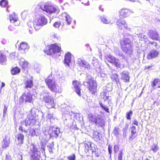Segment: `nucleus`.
<instances>
[{"label": "nucleus", "mask_w": 160, "mask_h": 160, "mask_svg": "<svg viewBox=\"0 0 160 160\" xmlns=\"http://www.w3.org/2000/svg\"><path fill=\"white\" fill-rule=\"evenodd\" d=\"M84 147L85 148V152L87 156H95L97 157L100 156L101 151L97 148V146L93 143H88V144L84 143Z\"/></svg>", "instance_id": "f257e3e1"}, {"label": "nucleus", "mask_w": 160, "mask_h": 160, "mask_svg": "<svg viewBox=\"0 0 160 160\" xmlns=\"http://www.w3.org/2000/svg\"><path fill=\"white\" fill-rule=\"evenodd\" d=\"M38 112L37 109L34 108H32L31 110L30 113L28 116L25 120L21 122V125H24L25 126L34 125L37 120V113Z\"/></svg>", "instance_id": "f03ea898"}, {"label": "nucleus", "mask_w": 160, "mask_h": 160, "mask_svg": "<svg viewBox=\"0 0 160 160\" xmlns=\"http://www.w3.org/2000/svg\"><path fill=\"white\" fill-rule=\"evenodd\" d=\"M40 99L45 103L48 108H53L55 106V103L53 98L49 95L48 92L44 90L40 93Z\"/></svg>", "instance_id": "7ed1b4c3"}, {"label": "nucleus", "mask_w": 160, "mask_h": 160, "mask_svg": "<svg viewBox=\"0 0 160 160\" xmlns=\"http://www.w3.org/2000/svg\"><path fill=\"white\" fill-rule=\"evenodd\" d=\"M43 133L46 136H49V138H57L60 133V129L55 126L47 127L45 128Z\"/></svg>", "instance_id": "20e7f679"}, {"label": "nucleus", "mask_w": 160, "mask_h": 160, "mask_svg": "<svg viewBox=\"0 0 160 160\" xmlns=\"http://www.w3.org/2000/svg\"><path fill=\"white\" fill-rule=\"evenodd\" d=\"M121 49L126 53L130 55L132 53L133 50L131 46L130 40L128 38H124L120 42Z\"/></svg>", "instance_id": "39448f33"}, {"label": "nucleus", "mask_w": 160, "mask_h": 160, "mask_svg": "<svg viewBox=\"0 0 160 160\" xmlns=\"http://www.w3.org/2000/svg\"><path fill=\"white\" fill-rule=\"evenodd\" d=\"M29 153L30 156L31 160H40L41 153L38 150L36 146L31 143L30 146Z\"/></svg>", "instance_id": "423d86ee"}, {"label": "nucleus", "mask_w": 160, "mask_h": 160, "mask_svg": "<svg viewBox=\"0 0 160 160\" xmlns=\"http://www.w3.org/2000/svg\"><path fill=\"white\" fill-rule=\"evenodd\" d=\"M47 22V19L45 16L40 15L34 20L33 26L36 30L37 31L40 29L41 27L46 24Z\"/></svg>", "instance_id": "0eeeda50"}, {"label": "nucleus", "mask_w": 160, "mask_h": 160, "mask_svg": "<svg viewBox=\"0 0 160 160\" xmlns=\"http://www.w3.org/2000/svg\"><path fill=\"white\" fill-rule=\"evenodd\" d=\"M39 6V8L43 11L46 12L49 14L53 13H57L58 12V7H54L51 2L46 3L44 5Z\"/></svg>", "instance_id": "6e6552de"}, {"label": "nucleus", "mask_w": 160, "mask_h": 160, "mask_svg": "<svg viewBox=\"0 0 160 160\" xmlns=\"http://www.w3.org/2000/svg\"><path fill=\"white\" fill-rule=\"evenodd\" d=\"M90 119L95 122L97 125H98L102 128L105 125V121L103 119L102 116L100 114H91L90 116Z\"/></svg>", "instance_id": "1a4fd4ad"}, {"label": "nucleus", "mask_w": 160, "mask_h": 160, "mask_svg": "<svg viewBox=\"0 0 160 160\" xmlns=\"http://www.w3.org/2000/svg\"><path fill=\"white\" fill-rule=\"evenodd\" d=\"M61 51L60 46L56 43H54L47 46L44 52L47 55L53 56L57 53L60 52Z\"/></svg>", "instance_id": "9d476101"}, {"label": "nucleus", "mask_w": 160, "mask_h": 160, "mask_svg": "<svg viewBox=\"0 0 160 160\" xmlns=\"http://www.w3.org/2000/svg\"><path fill=\"white\" fill-rule=\"evenodd\" d=\"M19 130L20 132L17 134L15 136L18 142V144L23 143L24 139V135L23 133H24L25 134H26L28 132L27 130L23 129V128L21 126H19Z\"/></svg>", "instance_id": "9b49d317"}, {"label": "nucleus", "mask_w": 160, "mask_h": 160, "mask_svg": "<svg viewBox=\"0 0 160 160\" xmlns=\"http://www.w3.org/2000/svg\"><path fill=\"white\" fill-rule=\"evenodd\" d=\"M86 83L90 91L92 94H95L97 91V85L96 81L92 78H89V80Z\"/></svg>", "instance_id": "f8f14e48"}, {"label": "nucleus", "mask_w": 160, "mask_h": 160, "mask_svg": "<svg viewBox=\"0 0 160 160\" xmlns=\"http://www.w3.org/2000/svg\"><path fill=\"white\" fill-rule=\"evenodd\" d=\"M50 78V77L49 76L45 80L48 88L52 92H59V91L57 90V88L58 86H56L55 82L51 79Z\"/></svg>", "instance_id": "ddd939ff"}, {"label": "nucleus", "mask_w": 160, "mask_h": 160, "mask_svg": "<svg viewBox=\"0 0 160 160\" xmlns=\"http://www.w3.org/2000/svg\"><path fill=\"white\" fill-rule=\"evenodd\" d=\"M116 24L120 29H122L123 26L126 29H129L127 24L126 23L125 20L123 18H120L118 19L116 22Z\"/></svg>", "instance_id": "4468645a"}, {"label": "nucleus", "mask_w": 160, "mask_h": 160, "mask_svg": "<svg viewBox=\"0 0 160 160\" xmlns=\"http://www.w3.org/2000/svg\"><path fill=\"white\" fill-rule=\"evenodd\" d=\"M29 136L31 137H38L40 134V131L38 128H30L29 129Z\"/></svg>", "instance_id": "2eb2a0df"}, {"label": "nucleus", "mask_w": 160, "mask_h": 160, "mask_svg": "<svg viewBox=\"0 0 160 160\" xmlns=\"http://www.w3.org/2000/svg\"><path fill=\"white\" fill-rule=\"evenodd\" d=\"M10 140L9 138L5 136L1 142V147L2 149H5L8 148L10 145Z\"/></svg>", "instance_id": "dca6fc26"}, {"label": "nucleus", "mask_w": 160, "mask_h": 160, "mask_svg": "<svg viewBox=\"0 0 160 160\" xmlns=\"http://www.w3.org/2000/svg\"><path fill=\"white\" fill-rule=\"evenodd\" d=\"M149 37L153 40H159L160 38L158 32L153 30H150L148 34Z\"/></svg>", "instance_id": "f3484780"}, {"label": "nucleus", "mask_w": 160, "mask_h": 160, "mask_svg": "<svg viewBox=\"0 0 160 160\" xmlns=\"http://www.w3.org/2000/svg\"><path fill=\"white\" fill-rule=\"evenodd\" d=\"M78 63L79 66L87 69L88 70H89L90 69V66L89 63L85 61L79 59L78 61Z\"/></svg>", "instance_id": "a211bd4d"}, {"label": "nucleus", "mask_w": 160, "mask_h": 160, "mask_svg": "<svg viewBox=\"0 0 160 160\" xmlns=\"http://www.w3.org/2000/svg\"><path fill=\"white\" fill-rule=\"evenodd\" d=\"M9 20L11 23H15V26H18L20 23L18 16L14 13L9 15Z\"/></svg>", "instance_id": "6ab92c4d"}, {"label": "nucleus", "mask_w": 160, "mask_h": 160, "mask_svg": "<svg viewBox=\"0 0 160 160\" xmlns=\"http://www.w3.org/2000/svg\"><path fill=\"white\" fill-rule=\"evenodd\" d=\"M21 98H22V101L25 102H31L32 101V95L30 93H27L23 94Z\"/></svg>", "instance_id": "aec40b11"}, {"label": "nucleus", "mask_w": 160, "mask_h": 160, "mask_svg": "<svg viewBox=\"0 0 160 160\" xmlns=\"http://www.w3.org/2000/svg\"><path fill=\"white\" fill-rule=\"evenodd\" d=\"M72 84L74 88L75 92L76 93L80 96L81 94V89L80 88V83L77 81H74L72 82Z\"/></svg>", "instance_id": "412c9836"}, {"label": "nucleus", "mask_w": 160, "mask_h": 160, "mask_svg": "<svg viewBox=\"0 0 160 160\" xmlns=\"http://www.w3.org/2000/svg\"><path fill=\"white\" fill-rule=\"evenodd\" d=\"M29 48L27 43L25 42H22L21 43L18 49L22 53H25L26 51Z\"/></svg>", "instance_id": "4be33fe9"}, {"label": "nucleus", "mask_w": 160, "mask_h": 160, "mask_svg": "<svg viewBox=\"0 0 160 160\" xmlns=\"http://www.w3.org/2000/svg\"><path fill=\"white\" fill-rule=\"evenodd\" d=\"M159 54L158 52L155 50H152L149 53L147 56V58L148 59H151L157 57Z\"/></svg>", "instance_id": "5701e85b"}, {"label": "nucleus", "mask_w": 160, "mask_h": 160, "mask_svg": "<svg viewBox=\"0 0 160 160\" xmlns=\"http://www.w3.org/2000/svg\"><path fill=\"white\" fill-rule=\"evenodd\" d=\"M121 78L126 82H128L129 81V77L128 72L127 71H124L120 73Z\"/></svg>", "instance_id": "b1692460"}, {"label": "nucleus", "mask_w": 160, "mask_h": 160, "mask_svg": "<svg viewBox=\"0 0 160 160\" xmlns=\"http://www.w3.org/2000/svg\"><path fill=\"white\" fill-rule=\"evenodd\" d=\"M71 54L70 52L66 53L65 56L64 63L67 66H69V64L71 62Z\"/></svg>", "instance_id": "393cba45"}, {"label": "nucleus", "mask_w": 160, "mask_h": 160, "mask_svg": "<svg viewBox=\"0 0 160 160\" xmlns=\"http://www.w3.org/2000/svg\"><path fill=\"white\" fill-rule=\"evenodd\" d=\"M120 15L123 17H128L130 14V11L127 9H122L119 11Z\"/></svg>", "instance_id": "a878e982"}, {"label": "nucleus", "mask_w": 160, "mask_h": 160, "mask_svg": "<svg viewBox=\"0 0 160 160\" xmlns=\"http://www.w3.org/2000/svg\"><path fill=\"white\" fill-rule=\"evenodd\" d=\"M101 96L105 101L108 100L110 101L111 100V97L108 96V93L107 92H103L101 93Z\"/></svg>", "instance_id": "bb28decb"}, {"label": "nucleus", "mask_w": 160, "mask_h": 160, "mask_svg": "<svg viewBox=\"0 0 160 160\" xmlns=\"http://www.w3.org/2000/svg\"><path fill=\"white\" fill-rule=\"evenodd\" d=\"M160 82V79L158 78H155L154 80L151 81L150 82L152 89H151V92H152V90L156 89L155 87L157 84Z\"/></svg>", "instance_id": "cd10ccee"}, {"label": "nucleus", "mask_w": 160, "mask_h": 160, "mask_svg": "<svg viewBox=\"0 0 160 160\" xmlns=\"http://www.w3.org/2000/svg\"><path fill=\"white\" fill-rule=\"evenodd\" d=\"M25 88H31L33 86V82L32 77L27 80L25 83Z\"/></svg>", "instance_id": "c85d7f7f"}, {"label": "nucleus", "mask_w": 160, "mask_h": 160, "mask_svg": "<svg viewBox=\"0 0 160 160\" xmlns=\"http://www.w3.org/2000/svg\"><path fill=\"white\" fill-rule=\"evenodd\" d=\"M116 68V69L118 70H121L122 69L124 68V66L123 64L119 61L118 59L117 61L115 62V63L113 65Z\"/></svg>", "instance_id": "c756f323"}, {"label": "nucleus", "mask_w": 160, "mask_h": 160, "mask_svg": "<svg viewBox=\"0 0 160 160\" xmlns=\"http://www.w3.org/2000/svg\"><path fill=\"white\" fill-rule=\"evenodd\" d=\"M62 15L65 17L68 24L70 25L72 21V18L67 13L65 12L62 13Z\"/></svg>", "instance_id": "7c9ffc66"}, {"label": "nucleus", "mask_w": 160, "mask_h": 160, "mask_svg": "<svg viewBox=\"0 0 160 160\" xmlns=\"http://www.w3.org/2000/svg\"><path fill=\"white\" fill-rule=\"evenodd\" d=\"M7 61L6 56L2 51H0V63L3 64Z\"/></svg>", "instance_id": "2f4dec72"}, {"label": "nucleus", "mask_w": 160, "mask_h": 160, "mask_svg": "<svg viewBox=\"0 0 160 160\" xmlns=\"http://www.w3.org/2000/svg\"><path fill=\"white\" fill-rule=\"evenodd\" d=\"M92 64L95 67L96 71L97 72V73H101L102 72V69L101 68L100 65L98 64V63L96 62L94 63L92 62Z\"/></svg>", "instance_id": "473e14b6"}, {"label": "nucleus", "mask_w": 160, "mask_h": 160, "mask_svg": "<svg viewBox=\"0 0 160 160\" xmlns=\"http://www.w3.org/2000/svg\"><path fill=\"white\" fill-rule=\"evenodd\" d=\"M11 72L12 75H17L20 72V69L19 68L17 67L12 68L11 70Z\"/></svg>", "instance_id": "72a5a7b5"}, {"label": "nucleus", "mask_w": 160, "mask_h": 160, "mask_svg": "<svg viewBox=\"0 0 160 160\" xmlns=\"http://www.w3.org/2000/svg\"><path fill=\"white\" fill-rule=\"evenodd\" d=\"M47 142V141L45 140H44V142L42 140L41 142V151L42 153L43 154L45 153V145L46 144Z\"/></svg>", "instance_id": "f704fd0d"}, {"label": "nucleus", "mask_w": 160, "mask_h": 160, "mask_svg": "<svg viewBox=\"0 0 160 160\" xmlns=\"http://www.w3.org/2000/svg\"><path fill=\"white\" fill-rule=\"evenodd\" d=\"M119 75L116 73L112 74L111 76V78L113 81H114L116 82H118L120 81V79L119 78Z\"/></svg>", "instance_id": "c9c22d12"}, {"label": "nucleus", "mask_w": 160, "mask_h": 160, "mask_svg": "<svg viewBox=\"0 0 160 160\" xmlns=\"http://www.w3.org/2000/svg\"><path fill=\"white\" fill-rule=\"evenodd\" d=\"M19 64L20 66H21L22 68L24 69L27 66L28 63L23 59H21L20 61Z\"/></svg>", "instance_id": "e433bc0d"}, {"label": "nucleus", "mask_w": 160, "mask_h": 160, "mask_svg": "<svg viewBox=\"0 0 160 160\" xmlns=\"http://www.w3.org/2000/svg\"><path fill=\"white\" fill-rule=\"evenodd\" d=\"M119 132V128L117 127H115L112 131V133L116 137L118 138Z\"/></svg>", "instance_id": "4c0bfd02"}, {"label": "nucleus", "mask_w": 160, "mask_h": 160, "mask_svg": "<svg viewBox=\"0 0 160 160\" xmlns=\"http://www.w3.org/2000/svg\"><path fill=\"white\" fill-rule=\"evenodd\" d=\"M100 134L97 131H94L93 133V138H94L97 140H99L100 139Z\"/></svg>", "instance_id": "58836bf2"}, {"label": "nucleus", "mask_w": 160, "mask_h": 160, "mask_svg": "<svg viewBox=\"0 0 160 160\" xmlns=\"http://www.w3.org/2000/svg\"><path fill=\"white\" fill-rule=\"evenodd\" d=\"M8 5L7 0H1L0 2V5L2 7H6Z\"/></svg>", "instance_id": "ea45409f"}, {"label": "nucleus", "mask_w": 160, "mask_h": 160, "mask_svg": "<svg viewBox=\"0 0 160 160\" xmlns=\"http://www.w3.org/2000/svg\"><path fill=\"white\" fill-rule=\"evenodd\" d=\"M99 105L107 113H109V109L106 105L103 104L101 102H99Z\"/></svg>", "instance_id": "a19ab883"}, {"label": "nucleus", "mask_w": 160, "mask_h": 160, "mask_svg": "<svg viewBox=\"0 0 160 160\" xmlns=\"http://www.w3.org/2000/svg\"><path fill=\"white\" fill-rule=\"evenodd\" d=\"M118 59L116 58L111 56L109 57L108 58V61L112 63L113 65L114 64Z\"/></svg>", "instance_id": "79ce46f5"}, {"label": "nucleus", "mask_w": 160, "mask_h": 160, "mask_svg": "<svg viewBox=\"0 0 160 160\" xmlns=\"http://www.w3.org/2000/svg\"><path fill=\"white\" fill-rule=\"evenodd\" d=\"M47 147L49 149V151L50 152H52V149L54 147V143L53 142H51L48 143V144Z\"/></svg>", "instance_id": "37998d69"}, {"label": "nucleus", "mask_w": 160, "mask_h": 160, "mask_svg": "<svg viewBox=\"0 0 160 160\" xmlns=\"http://www.w3.org/2000/svg\"><path fill=\"white\" fill-rule=\"evenodd\" d=\"M101 21L105 24H108L110 21L107 19L105 16H103L100 17Z\"/></svg>", "instance_id": "c03bdc74"}, {"label": "nucleus", "mask_w": 160, "mask_h": 160, "mask_svg": "<svg viewBox=\"0 0 160 160\" xmlns=\"http://www.w3.org/2000/svg\"><path fill=\"white\" fill-rule=\"evenodd\" d=\"M64 123L68 128H70L72 125V120H69L68 121H67V120L66 119L64 121Z\"/></svg>", "instance_id": "a18cd8bd"}, {"label": "nucleus", "mask_w": 160, "mask_h": 160, "mask_svg": "<svg viewBox=\"0 0 160 160\" xmlns=\"http://www.w3.org/2000/svg\"><path fill=\"white\" fill-rule=\"evenodd\" d=\"M138 37L139 38H140L142 40H143L145 42L147 40L148 37L143 34H138Z\"/></svg>", "instance_id": "49530a36"}, {"label": "nucleus", "mask_w": 160, "mask_h": 160, "mask_svg": "<svg viewBox=\"0 0 160 160\" xmlns=\"http://www.w3.org/2000/svg\"><path fill=\"white\" fill-rule=\"evenodd\" d=\"M8 106H7L6 105H4V107L3 109V118L2 119V120H4V118L5 116L6 115V114L8 111Z\"/></svg>", "instance_id": "de8ad7c7"}, {"label": "nucleus", "mask_w": 160, "mask_h": 160, "mask_svg": "<svg viewBox=\"0 0 160 160\" xmlns=\"http://www.w3.org/2000/svg\"><path fill=\"white\" fill-rule=\"evenodd\" d=\"M132 114V110L127 112L126 113V118L127 120H130L131 119V117Z\"/></svg>", "instance_id": "09e8293b"}, {"label": "nucleus", "mask_w": 160, "mask_h": 160, "mask_svg": "<svg viewBox=\"0 0 160 160\" xmlns=\"http://www.w3.org/2000/svg\"><path fill=\"white\" fill-rule=\"evenodd\" d=\"M137 137V135L136 132H131V136L129 139L132 140H133Z\"/></svg>", "instance_id": "8fccbe9b"}, {"label": "nucleus", "mask_w": 160, "mask_h": 160, "mask_svg": "<svg viewBox=\"0 0 160 160\" xmlns=\"http://www.w3.org/2000/svg\"><path fill=\"white\" fill-rule=\"evenodd\" d=\"M27 11H24L22 12L21 15L22 18L23 19H25L27 15Z\"/></svg>", "instance_id": "3c124183"}, {"label": "nucleus", "mask_w": 160, "mask_h": 160, "mask_svg": "<svg viewBox=\"0 0 160 160\" xmlns=\"http://www.w3.org/2000/svg\"><path fill=\"white\" fill-rule=\"evenodd\" d=\"M157 144L154 143L153 144V145L152 147V150L154 152H156L158 149V148H157Z\"/></svg>", "instance_id": "603ef678"}, {"label": "nucleus", "mask_w": 160, "mask_h": 160, "mask_svg": "<svg viewBox=\"0 0 160 160\" xmlns=\"http://www.w3.org/2000/svg\"><path fill=\"white\" fill-rule=\"evenodd\" d=\"M122 151L120 150L118 156V160H122Z\"/></svg>", "instance_id": "864d4df0"}, {"label": "nucleus", "mask_w": 160, "mask_h": 160, "mask_svg": "<svg viewBox=\"0 0 160 160\" xmlns=\"http://www.w3.org/2000/svg\"><path fill=\"white\" fill-rule=\"evenodd\" d=\"M119 149V146L118 145H115L114 147V153H117Z\"/></svg>", "instance_id": "5fc2aeb1"}, {"label": "nucleus", "mask_w": 160, "mask_h": 160, "mask_svg": "<svg viewBox=\"0 0 160 160\" xmlns=\"http://www.w3.org/2000/svg\"><path fill=\"white\" fill-rule=\"evenodd\" d=\"M112 147L110 144L108 146V151L109 153L110 154V158L111 156V154L112 153Z\"/></svg>", "instance_id": "6e6d98bb"}, {"label": "nucleus", "mask_w": 160, "mask_h": 160, "mask_svg": "<svg viewBox=\"0 0 160 160\" xmlns=\"http://www.w3.org/2000/svg\"><path fill=\"white\" fill-rule=\"evenodd\" d=\"M69 160H75L76 156L74 154H73L68 157Z\"/></svg>", "instance_id": "4d7b16f0"}, {"label": "nucleus", "mask_w": 160, "mask_h": 160, "mask_svg": "<svg viewBox=\"0 0 160 160\" xmlns=\"http://www.w3.org/2000/svg\"><path fill=\"white\" fill-rule=\"evenodd\" d=\"M61 25V23L58 22H55L54 23L53 26L56 28H58Z\"/></svg>", "instance_id": "13d9d810"}, {"label": "nucleus", "mask_w": 160, "mask_h": 160, "mask_svg": "<svg viewBox=\"0 0 160 160\" xmlns=\"http://www.w3.org/2000/svg\"><path fill=\"white\" fill-rule=\"evenodd\" d=\"M115 53L118 55L119 56H122V52H120L118 49H116V50H114Z\"/></svg>", "instance_id": "bf43d9fd"}, {"label": "nucleus", "mask_w": 160, "mask_h": 160, "mask_svg": "<svg viewBox=\"0 0 160 160\" xmlns=\"http://www.w3.org/2000/svg\"><path fill=\"white\" fill-rule=\"evenodd\" d=\"M10 58L11 59H14L15 58V54L14 52L10 53L9 55Z\"/></svg>", "instance_id": "052dcab7"}, {"label": "nucleus", "mask_w": 160, "mask_h": 160, "mask_svg": "<svg viewBox=\"0 0 160 160\" xmlns=\"http://www.w3.org/2000/svg\"><path fill=\"white\" fill-rule=\"evenodd\" d=\"M131 132H136V127L134 126H132L131 127Z\"/></svg>", "instance_id": "680f3d73"}, {"label": "nucleus", "mask_w": 160, "mask_h": 160, "mask_svg": "<svg viewBox=\"0 0 160 160\" xmlns=\"http://www.w3.org/2000/svg\"><path fill=\"white\" fill-rule=\"evenodd\" d=\"M128 124L126 123L125 124V126L123 128V131H127L128 128Z\"/></svg>", "instance_id": "e2e57ef3"}, {"label": "nucleus", "mask_w": 160, "mask_h": 160, "mask_svg": "<svg viewBox=\"0 0 160 160\" xmlns=\"http://www.w3.org/2000/svg\"><path fill=\"white\" fill-rule=\"evenodd\" d=\"M8 29L11 31H13L14 29V28L11 25H10L8 27Z\"/></svg>", "instance_id": "0e129e2a"}, {"label": "nucleus", "mask_w": 160, "mask_h": 160, "mask_svg": "<svg viewBox=\"0 0 160 160\" xmlns=\"http://www.w3.org/2000/svg\"><path fill=\"white\" fill-rule=\"evenodd\" d=\"M53 114H49L48 115V118L50 119H53Z\"/></svg>", "instance_id": "69168bd1"}, {"label": "nucleus", "mask_w": 160, "mask_h": 160, "mask_svg": "<svg viewBox=\"0 0 160 160\" xmlns=\"http://www.w3.org/2000/svg\"><path fill=\"white\" fill-rule=\"evenodd\" d=\"M1 42L3 44H5L7 43V41L6 39H3L2 40Z\"/></svg>", "instance_id": "338daca9"}, {"label": "nucleus", "mask_w": 160, "mask_h": 160, "mask_svg": "<svg viewBox=\"0 0 160 160\" xmlns=\"http://www.w3.org/2000/svg\"><path fill=\"white\" fill-rule=\"evenodd\" d=\"M133 123L136 126H138V121L136 119L134 120L133 121Z\"/></svg>", "instance_id": "774afa93"}]
</instances>
